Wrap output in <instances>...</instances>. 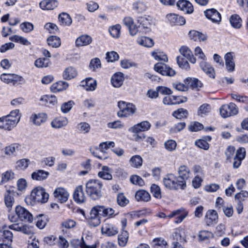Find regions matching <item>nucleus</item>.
<instances>
[{"label":"nucleus","mask_w":248,"mask_h":248,"mask_svg":"<svg viewBox=\"0 0 248 248\" xmlns=\"http://www.w3.org/2000/svg\"><path fill=\"white\" fill-rule=\"evenodd\" d=\"M114 214V211L111 208H107L103 205H96L92 208L86 218L90 226L96 227L101 223L100 216L111 217Z\"/></svg>","instance_id":"f257e3e1"},{"label":"nucleus","mask_w":248,"mask_h":248,"mask_svg":"<svg viewBox=\"0 0 248 248\" xmlns=\"http://www.w3.org/2000/svg\"><path fill=\"white\" fill-rule=\"evenodd\" d=\"M18 109L12 111L9 115L0 118V128L10 131L16 126L20 119Z\"/></svg>","instance_id":"f03ea898"},{"label":"nucleus","mask_w":248,"mask_h":248,"mask_svg":"<svg viewBox=\"0 0 248 248\" xmlns=\"http://www.w3.org/2000/svg\"><path fill=\"white\" fill-rule=\"evenodd\" d=\"M102 183L96 179L89 180L86 184V192L88 196L93 200L99 199L102 196Z\"/></svg>","instance_id":"7ed1b4c3"},{"label":"nucleus","mask_w":248,"mask_h":248,"mask_svg":"<svg viewBox=\"0 0 248 248\" xmlns=\"http://www.w3.org/2000/svg\"><path fill=\"white\" fill-rule=\"evenodd\" d=\"M163 183L165 187L170 190L184 189L186 187V182L179 180L172 173L166 175L163 178Z\"/></svg>","instance_id":"20e7f679"},{"label":"nucleus","mask_w":248,"mask_h":248,"mask_svg":"<svg viewBox=\"0 0 248 248\" xmlns=\"http://www.w3.org/2000/svg\"><path fill=\"white\" fill-rule=\"evenodd\" d=\"M48 197V194L45 192V189L39 187L32 190L30 197L26 198L25 201L27 203L29 201L30 202L31 200L45 203L47 201Z\"/></svg>","instance_id":"39448f33"},{"label":"nucleus","mask_w":248,"mask_h":248,"mask_svg":"<svg viewBox=\"0 0 248 248\" xmlns=\"http://www.w3.org/2000/svg\"><path fill=\"white\" fill-rule=\"evenodd\" d=\"M118 106L120 110L117 112L119 117H128L133 115L136 111V108L131 103H126L124 101H119Z\"/></svg>","instance_id":"423d86ee"},{"label":"nucleus","mask_w":248,"mask_h":248,"mask_svg":"<svg viewBox=\"0 0 248 248\" xmlns=\"http://www.w3.org/2000/svg\"><path fill=\"white\" fill-rule=\"evenodd\" d=\"M237 113L238 108L236 105L232 103L222 105L220 108V113L223 118H227L235 115Z\"/></svg>","instance_id":"0eeeda50"},{"label":"nucleus","mask_w":248,"mask_h":248,"mask_svg":"<svg viewBox=\"0 0 248 248\" xmlns=\"http://www.w3.org/2000/svg\"><path fill=\"white\" fill-rule=\"evenodd\" d=\"M15 212L18 218L21 221L31 223L33 218L31 214L24 207L17 205L15 208Z\"/></svg>","instance_id":"6e6552de"},{"label":"nucleus","mask_w":248,"mask_h":248,"mask_svg":"<svg viewBox=\"0 0 248 248\" xmlns=\"http://www.w3.org/2000/svg\"><path fill=\"white\" fill-rule=\"evenodd\" d=\"M155 71L164 76H173L175 75V71L172 68L168 67L163 63H157L154 66Z\"/></svg>","instance_id":"1a4fd4ad"},{"label":"nucleus","mask_w":248,"mask_h":248,"mask_svg":"<svg viewBox=\"0 0 248 248\" xmlns=\"http://www.w3.org/2000/svg\"><path fill=\"white\" fill-rule=\"evenodd\" d=\"M16 192L13 189L7 190L4 194V203L8 210H11L12 206L15 202V196Z\"/></svg>","instance_id":"9d476101"},{"label":"nucleus","mask_w":248,"mask_h":248,"mask_svg":"<svg viewBox=\"0 0 248 248\" xmlns=\"http://www.w3.org/2000/svg\"><path fill=\"white\" fill-rule=\"evenodd\" d=\"M151 124L148 121H143L129 128L128 130L134 133H139L140 132H144L148 130L151 127Z\"/></svg>","instance_id":"9b49d317"},{"label":"nucleus","mask_w":248,"mask_h":248,"mask_svg":"<svg viewBox=\"0 0 248 248\" xmlns=\"http://www.w3.org/2000/svg\"><path fill=\"white\" fill-rule=\"evenodd\" d=\"M187 211H186L185 209L182 208L172 211L167 216V217L169 218H172L177 216L174 221V222L176 223H179L187 217Z\"/></svg>","instance_id":"f8f14e48"},{"label":"nucleus","mask_w":248,"mask_h":248,"mask_svg":"<svg viewBox=\"0 0 248 248\" xmlns=\"http://www.w3.org/2000/svg\"><path fill=\"white\" fill-rule=\"evenodd\" d=\"M54 196L61 203L66 202L69 197V193L63 188H57L53 193Z\"/></svg>","instance_id":"ddd939ff"},{"label":"nucleus","mask_w":248,"mask_h":248,"mask_svg":"<svg viewBox=\"0 0 248 248\" xmlns=\"http://www.w3.org/2000/svg\"><path fill=\"white\" fill-rule=\"evenodd\" d=\"M204 15L214 23H219L221 21V15L215 9H210L204 11Z\"/></svg>","instance_id":"4468645a"},{"label":"nucleus","mask_w":248,"mask_h":248,"mask_svg":"<svg viewBox=\"0 0 248 248\" xmlns=\"http://www.w3.org/2000/svg\"><path fill=\"white\" fill-rule=\"evenodd\" d=\"M246 150L245 148H239L236 151L235 156L233 159V167L238 168L241 165L242 160L245 157Z\"/></svg>","instance_id":"2eb2a0df"},{"label":"nucleus","mask_w":248,"mask_h":248,"mask_svg":"<svg viewBox=\"0 0 248 248\" xmlns=\"http://www.w3.org/2000/svg\"><path fill=\"white\" fill-rule=\"evenodd\" d=\"M73 199L78 203H82L86 201V198L82 186H78L76 188L73 194Z\"/></svg>","instance_id":"dca6fc26"},{"label":"nucleus","mask_w":248,"mask_h":248,"mask_svg":"<svg viewBox=\"0 0 248 248\" xmlns=\"http://www.w3.org/2000/svg\"><path fill=\"white\" fill-rule=\"evenodd\" d=\"M166 17L172 25L181 26L186 23V20L183 16L176 14H168Z\"/></svg>","instance_id":"f3484780"},{"label":"nucleus","mask_w":248,"mask_h":248,"mask_svg":"<svg viewBox=\"0 0 248 248\" xmlns=\"http://www.w3.org/2000/svg\"><path fill=\"white\" fill-rule=\"evenodd\" d=\"M218 216L217 212L214 210L207 211L205 217V222L207 225L210 226L217 223Z\"/></svg>","instance_id":"a211bd4d"},{"label":"nucleus","mask_w":248,"mask_h":248,"mask_svg":"<svg viewBox=\"0 0 248 248\" xmlns=\"http://www.w3.org/2000/svg\"><path fill=\"white\" fill-rule=\"evenodd\" d=\"M176 5L181 10L186 12L187 14H190L193 12V7L192 4L186 0H180Z\"/></svg>","instance_id":"6ab92c4d"},{"label":"nucleus","mask_w":248,"mask_h":248,"mask_svg":"<svg viewBox=\"0 0 248 248\" xmlns=\"http://www.w3.org/2000/svg\"><path fill=\"white\" fill-rule=\"evenodd\" d=\"M80 86L84 87L88 91L95 90L97 86V83L95 79L89 78L81 82Z\"/></svg>","instance_id":"aec40b11"},{"label":"nucleus","mask_w":248,"mask_h":248,"mask_svg":"<svg viewBox=\"0 0 248 248\" xmlns=\"http://www.w3.org/2000/svg\"><path fill=\"white\" fill-rule=\"evenodd\" d=\"M58 2L56 0H43L39 3L40 7L43 10H51L57 7Z\"/></svg>","instance_id":"412c9836"},{"label":"nucleus","mask_w":248,"mask_h":248,"mask_svg":"<svg viewBox=\"0 0 248 248\" xmlns=\"http://www.w3.org/2000/svg\"><path fill=\"white\" fill-rule=\"evenodd\" d=\"M13 235L10 231L0 230V241H2L3 243L10 245L13 241Z\"/></svg>","instance_id":"4be33fe9"},{"label":"nucleus","mask_w":248,"mask_h":248,"mask_svg":"<svg viewBox=\"0 0 248 248\" xmlns=\"http://www.w3.org/2000/svg\"><path fill=\"white\" fill-rule=\"evenodd\" d=\"M47 119V115L44 113L33 114L30 117V120L36 125H40L45 123Z\"/></svg>","instance_id":"5701e85b"},{"label":"nucleus","mask_w":248,"mask_h":248,"mask_svg":"<svg viewBox=\"0 0 248 248\" xmlns=\"http://www.w3.org/2000/svg\"><path fill=\"white\" fill-rule=\"evenodd\" d=\"M184 81L188 88L189 87L192 89L199 90L202 86V83L201 81L196 78H188Z\"/></svg>","instance_id":"b1692460"},{"label":"nucleus","mask_w":248,"mask_h":248,"mask_svg":"<svg viewBox=\"0 0 248 248\" xmlns=\"http://www.w3.org/2000/svg\"><path fill=\"white\" fill-rule=\"evenodd\" d=\"M124 80V74L121 72H118L112 76L111 82L114 87L119 88L123 85Z\"/></svg>","instance_id":"393cba45"},{"label":"nucleus","mask_w":248,"mask_h":248,"mask_svg":"<svg viewBox=\"0 0 248 248\" xmlns=\"http://www.w3.org/2000/svg\"><path fill=\"white\" fill-rule=\"evenodd\" d=\"M92 42V38L89 35L84 34L80 36L76 40V46L78 47L87 46Z\"/></svg>","instance_id":"a878e982"},{"label":"nucleus","mask_w":248,"mask_h":248,"mask_svg":"<svg viewBox=\"0 0 248 248\" xmlns=\"http://www.w3.org/2000/svg\"><path fill=\"white\" fill-rule=\"evenodd\" d=\"M178 174L179 180H184L185 182L187 180L191 174L190 170L188 167L186 165H181L178 169Z\"/></svg>","instance_id":"bb28decb"},{"label":"nucleus","mask_w":248,"mask_h":248,"mask_svg":"<svg viewBox=\"0 0 248 248\" xmlns=\"http://www.w3.org/2000/svg\"><path fill=\"white\" fill-rule=\"evenodd\" d=\"M224 59L227 70L230 72L233 71L235 69V63L232 53V52L227 53L224 56Z\"/></svg>","instance_id":"cd10ccee"},{"label":"nucleus","mask_w":248,"mask_h":248,"mask_svg":"<svg viewBox=\"0 0 248 248\" xmlns=\"http://www.w3.org/2000/svg\"><path fill=\"white\" fill-rule=\"evenodd\" d=\"M179 51L183 56L188 60L191 63H195L196 62V58L193 56L191 51L187 46H182L180 48Z\"/></svg>","instance_id":"c85d7f7f"},{"label":"nucleus","mask_w":248,"mask_h":248,"mask_svg":"<svg viewBox=\"0 0 248 248\" xmlns=\"http://www.w3.org/2000/svg\"><path fill=\"white\" fill-rule=\"evenodd\" d=\"M101 231L103 233L106 234L108 236L115 235L118 232L117 228L109 224L104 225L102 227Z\"/></svg>","instance_id":"c756f323"},{"label":"nucleus","mask_w":248,"mask_h":248,"mask_svg":"<svg viewBox=\"0 0 248 248\" xmlns=\"http://www.w3.org/2000/svg\"><path fill=\"white\" fill-rule=\"evenodd\" d=\"M200 67L209 77L213 78H215V71L214 68L210 64L205 62H202L200 63Z\"/></svg>","instance_id":"7c9ffc66"},{"label":"nucleus","mask_w":248,"mask_h":248,"mask_svg":"<svg viewBox=\"0 0 248 248\" xmlns=\"http://www.w3.org/2000/svg\"><path fill=\"white\" fill-rule=\"evenodd\" d=\"M111 172V169L109 167L104 166L102 167L101 170L98 173V176L103 179L111 180L112 179V176Z\"/></svg>","instance_id":"2f4dec72"},{"label":"nucleus","mask_w":248,"mask_h":248,"mask_svg":"<svg viewBox=\"0 0 248 248\" xmlns=\"http://www.w3.org/2000/svg\"><path fill=\"white\" fill-rule=\"evenodd\" d=\"M151 21V18L145 16H140L138 19V23L143 29H145L146 32L150 31Z\"/></svg>","instance_id":"473e14b6"},{"label":"nucleus","mask_w":248,"mask_h":248,"mask_svg":"<svg viewBox=\"0 0 248 248\" xmlns=\"http://www.w3.org/2000/svg\"><path fill=\"white\" fill-rule=\"evenodd\" d=\"M68 123L66 117H59L54 119L51 123V125L54 128H60L66 126Z\"/></svg>","instance_id":"72a5a7b5"},{"label":"nucleus","mask_w":248,"mask_h":248,"mask_svg":"<svg viewBox=\"0 0 248 248\" xmlns=\"http://www.w3.org/2000/svg\"><path fill=\"white\" fill-rule=\"evenodd\" d=\"M69 86L67 82L59 81L53 84L51 86V90L53 92H57L66 90Z\"/></svg>","instance_id":"f704fd0d"},{"label":"nucleus","mask_w":248,"mask_h":248,"mask_svg":"<svg viewBox=\"0 0 248 248\" xmlns=\"http://www.w3.org/2000/svg\"><path fill=\"white\" fill-rule=\"evenodd\" d=\"M190 38L195 41H204L207 39V36L196 31H191L189 32Z\"/></svg>","instance_id":"c9c22d12"},{"label":"nucleus","mask_w":248,"mask_h":248,"mask_svg":"<svg viewBox=\"0 0 248 248\" xmlns=\"http://www.w3.org/2000/svg\"><path fill=\"white\" fill-rule=\"evenodd\" d=\"M20 145L17 143H13L5 147L4 148L5 155L8 156L15 155L19 150Z\"/></svg>","instance_id":"e433bc0d"},{"label":"nucleus","mask_w":248,"mask_h":248,"mask_svg":"<svg viewBox=\"0 0 248 248\" xmlns=\"http://www.w3.org/2000/svg\"><path fill=\"white\" fill-rule=\"evenodd\" d=\"M49 172L43 170H39L33 172L31 174V178L33 180L43 181L48 177Z\"/></svg>","instance_id":"4c0bfd02"},{"label":"nucleus","mask_w":248,"mask_h":248,"mask_svg":"<svg viewBox=\"0 0 248 248\" xmlns=\"http://www.w3.org/2000/svg\"><path fill=\"white\" fill-rule=\"evenodd\" d=\"M137 42L140 45L147 47H151L154 45V41L152 39L145 36L139 37L137 40Z\"/></svg>","instance_id":"58836bf2"},{"label":"nucleus","mask_w":248,"mask_h":248,"mask_svg":"<svg viewBox=\"0 0 248 248\" xmlns=\"http://www.w3.org/2000/svg\"><path fill=\"white\" fill-rule=\"evenodd\" d=\"M135 197L138 201L148 202L150 199L149 193L144 190L138 191L136 193Z\"/></svg>","instance_id":"ea45409f"},{"label":"nucleus","mask_w":248,"mask_h":248,"mask_svg":"<svg viewBox=\"0 0 248 248\" xmlns=\"http://www.w3.org/2000/svg\"><path fill=\"white\" fill-rule=\"evenodd\" d=\"M77 75V72L73 67H69L66 68L63 73L62 76L64 79L70 80L74 78Z\"/></svg>","instance_id":"a19ab883"},{"label":"nucleus","mask_w":248,"mask_h":248,"mask_svg":"<svg viewBox=\"0 0 248 248\" xmlns=\"http://www.w3.org/2000/svg\"><path fill=\"white\" fill-rule=\"evenodd\" d=\"M59 20L60 23L63 26H69L72 22V19L70 16L64 13L59 15Z\"/></svg>","instance_id":"79ce46f5"},{"label":"nucleus","mask_w":248,"mask_h":248,"mask_svg":"<svg viewBox=\"0 0 248 248\" xmlns=\"http://www.w3.org/2000/svg\"><path fill=\"white\" fill-rule=\"evenodd\" d=\"M48 45L53 48L59 47L61 45L60 38L56 36H51L47 39Z\"/></svg>","instance_id":"37998d69"},{"label":"nucleus","mask_w":248,"mask_h":248,"mask_svg":"<svg viewBox=\"0 0 248 248\" xmlns=\"http://www.w3.org/2000/svg\"><path fill=\"white\" fill-rule=\"evenodd\" d=\"M230 22L231 25L234 28H240L242 26V19L241 17L236 14L232 15L230 18Z\"/></svg>","instance_id":"c03bdc74"},{"label":"nucleus","mask_w":248,"mask_h":248,"mask_svg":"<svg viewBox=\"0 0 248 248\" xmlns=\"http://www.w3.org/2000/svg\"><path fill=\"white\" fill-rule=\"evenodd\" d=\"M129 162L132 167L139 168L142 166V158L139 155H135L130 158Z\"/></svg>","instance_id":"a18cd8bd"},{"label":"nucleus","mask_w":248,"mask_h":248,"mask_svg":"<svg viewBox=\"0 0 248 248\" xmlns=\"http://www.w3.org/2000/svg\"><path fill=\"white\" fill-rule=\"evenodd\" d=\"M50 63L49 59L40 58L37 59L34 62V65L38 68L47 67Z\"/></svg>","instance_id":"49530a36"},{"label":"nucleus","mask_w":248,"mask_h":248,"mask_svg":"<svg viewBox=\"0 0 248 248\" xmlns=\"http://www.w3.org/2000/svg\"><path fill=\"white\" fill-rule=\"evenodd\" d=\"M115 146V143L113 141H106L100 143L99 146V150L101 154L102 155L108 154L106 152L107 150L110 146L113 147Z\"/></svg>","instance_id":"de8ad7c7"},{"label":"nucleus","mask_w":248,"mask_h":248,"mask_svg":"<svg viewBox=\"0 0 248 248\" xmlns=\"http://www.w3.org/2000/svg\"><path fill=\"white\" fill-rule=\"evenodd\" d=\"M188 115V111L183 108H180L174 111L172 115L177 119L186 118Z\"/></svg>","instance_id":"09e8293b"},{"label":"nucleus","mask_w":248,"mask_h":248,"mask_svg":"<svg viewBox=\"0 0 248 248\" xmlns=\"http://www.w3.org/2000/svg\"><path fill=\"white\" fill-rule=\"evenodd\" d=\"M77 129L80 133L87 134L90 131L91 127L89 124L86 122H81L78 124Z\"/></svg>","instance_id":"8fccbe9b"},{"label":"nucleus","mask_w":248,"mask_h":248,"mask_svg":"<svg viewBox=\"0 0 248 248\" xmlns=\"http://www.w3.org/2000/svg\"><path fill=\"white\" fill-rule=\"evenodd\" d=\"M15 178V173L12 170H8L1 174V182L7 183Z\"/></svg>","instance_id":"3c124183"},{"label":"nucleus","mask_w":248,"mask_h":248,"mask_svg":"<svg viewBox=\"0 0 248 248\" xmlns=\"http://www.w3.org/2000/svg\"><path fill=\"white\" fill-rule=\"evenodd\" d=\"M153 242L155 248H168L167 242L161 238H155Z\"/></svg>","instance_id":"603ef678"},{"label":"nucleus","mask_w":248,"mask_h":248,"mask_svg":"<svg viewBox=\"0 0 248 248\" xmlns=\"http://www.w3.org/2000/svg\"><path fill=\"white\" fill-rule=\"evenodd\" d=\"M30 162V160L27 158L18 160L16 162V168L17 169L24 170L28 167Z\"/></svg>","instance_id":"864d4df0"},{"label":"nucleus","mask_w":248,"mask_h":248,"mask_svg":"<svg viewBox=\"0 0 248 248\" xmlns=\"http://www.w3.org/2000/svg\"><path fill=\"white\" fill-rule=\"evenodd\" d=\"M25 82L26 80L22 77L13 74L12 84L13 86L22 85L25 84Z\"/></svg>","instance_id":"5fc2aeb1"},{"label":"nucleus","mask_w":248,"mask_h":248,"mask_svg":"<svg viewBox=\"0 0 248 248\" xmlns=\"http://www.w3.org/2000/svg\"><path fill=\"white\" fill-rule=\"evenodd\" d=\"M128 234L126 231H124L118 235V243L120 246L124 247L127 243Z\"/></svg>","instance_id":"6e6d98bb"},{"label":"nucleus","mask_w":248,"mask_h":248,"mask_svg":"<svg viewBox=\"0 0 248 248\" xmlns=\"http://www.w3.org/2000/svg\"><path fill=\"white\" fill-rule=\"evenodd\" d=\"M151 192L156 198L160 199L161 198V189L158 185L155 184L152 185Z\"/></svg>","instance_id":"4d7b16f0"},{"label":"nucleus","mask_w":248,"mask_h":248,"mask_svg":"<svg viewBox=\"0 0 248 248\" xmlns=\"http://www.w3.org/2000/svg\"><path fill=\"white\" fill-rule=\"evenodd\" d=\"M176 60L180 67L186 70L189 69V64L185 59H184L180 56H178L176 58Z\"/></svg>","instance_id":"13d9d810"},{"label":"nucleus","mask_w":248,"mask_h":248,"mask_svg":"<svg viewBox=\"0 0 248 248\" xmlns=\"http://www.w3.org/2000/svg\"><path fill=\"white\" fill-rule=\"evenodd\" d=\"M117 203L121 206H126L129 202L128 200L124 196L122 193H119L117 198Z\"/></svg>","instance_id":"bf43d9fd"},{"label":"nucleus","mask_w":248,"mask_h":248,"mask_svg":"<svg viewBox=\"0 0 248 248\" xmlns=\"http://www.w3.org/2000/svg\"><path fill=\"white\" fill-rule=\"evenodd\" d=\"M203 128V125L197 122H191L188 125L189 130L192 132L198 131L202 129Z\"/></svg>","instance_id":"052dcab7"},{"label":"nucleus","mask_w":248,"mask_h":248,"mask_svg":"<svg viewBox=\"0 0 248 248\" xmlns=\"http://www.w3.org/2000/svg\"><path fill=\"white\" fill-rule=\"evenodd\" d=\"M152 56L156 60L163 61L164 62H167L168 61V57L167 55L160 51H153L152 52Z\"/></svg>","instance_id":"680f3d73"},{"label":"nucleus","mask_w":248,"mask_h":248,"mask_svg":"<svg viewBox=\"0 0 248 248\" xmlns=\"http://www.w3.org/2000/svg\"><path fill=\"white\" fill-rule=\"evenodd\" d=\"M172 87L179 91L185 92L188 90V87L185 83H182L179 81L172 83Z\"/></svg>","instance_id":"e2e57ef3"},{"label":"nucleus","mask_w":248,"mask_h":248,"mask_svg":"<svg viewBox=\"0 0 248 248\" xmlns=\"http://www.w3.org/2000/svg\"><path fill=\"white\" fill-rule=\"evenodd\" d=\"M121 26L120 25H116L109 29V31L111 35L114 38H118L120 36Z\"/></svg>","instance_id":"0e129e2a"},{"label":"nucleus","mask_w":248,"mask_h":248,"mask_svg":"<svg viewBox=\"0 0 248 248\" xmlns=\"http://www.w3.org/2000/svg\"><path fill=\"white\" fill-rule=\"evenodd\" d=\"M213 237V233L207 231H201L198 235L199 240L201 241H204Z\"/></svg>","instance_id":"69168bd1"},{"label":"nucleus","mask_w":248,"mask_h":248,"mask_svg":"<svg viewBox=\"0 0 248 248\" xmlns=\"http://www.w3.org/2000/svg\"><path fill=\"white\" fill-rule=\"evenodd\" d=\"M133 9L138 12L141 13L146 9L145 4L142 1H137L133 4Z\"/></svg>","instance_id":"338daca9"},{"label":"nucleus","mask_w":248,"mask_h":248,"mask_svg":"<svg viewBox=\"0 0 248 248\" xmlns=\"http://www.w3.org/2000/svg\"><path fill=\"white\" fill-rule=\"evenodd\" d=\"M164 146L166 150L171 152L175 150L177 144L174 140H170L165 142Z\"/></svg>","instance_id":"774afa93"}]
</instances>
